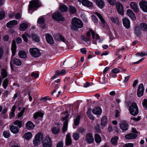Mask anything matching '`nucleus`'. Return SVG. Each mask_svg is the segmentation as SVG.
Returning <instances> with one entry per match:
<instances>
[{
  "mask_svg": "<svg viewBox=\"0 0 147 147\" xmlns=\"http://www.w3.org/2000/svg\"><path fill=\"white\" fill-rule=\"evenodd\" d=\"M91 34H92V37L93 38H94V32L93 30L91 29L89 30L86 33V35L87 37H90V36L91 35Z\"/></svg>",
  "mask_w": 147,
  "mask_h": 147,
  "instance_id": "obj_40",
  "label": "nucleus"
},
{
  "mask_svg": "<svg viewBox=\"0 0 147 147\" xmlns=\"http://www.w3.org/2000/svg\"><path fill=\"white\" fill-rule=\"evenodd\" d=\"M140 7L144 12H147V2L145 0H143L139 3Z\"/></svg>",
  "mask_w": 147,
  "mask_h": 147,
  "instance_id": "obj_11",
  "label": "nucleus"
},
{
  "mask_svg": "<svg viewBox=\"0 0 147 147\" xmlns=\"http://www.w3.org/2000/svg\"><path fill=\"white\" fill-rule=\"evenodd\" d=\"M119 127L123 131H126L128 129V125L126 121H122L119 123Z\"/></svg>",
  "mask_w": 147,
  "mask_h": 147,
  "instance_id": "obj_12",
  "label": "nucleus"
},
{
  "mask_svg": "<svg viewBox=\"0 0 147 147\" xmlns=\"http://www.w3.org/2000/svg\"><path fill=\"white\" fill-rule=\"evenodd\" d=\"M144 90L143 84L142 83L140 84L138 87L137 92V95L138 97H140L143 95Z\"/></svg>",
  "mask_w": 147,
  "mask_h": 147,
  "instance_id": "obj_8",
  "label": "nucleus"
},
{
  "mask_svg": "<svg viewBox=\"0 0 147 147\" xmlns=\"http://www.w3.org/2000/svg\"><path fill=\"white\" fill-rule=\"evenodd\" d=\"M33 39L36 42H38L39 41V39L38 37L36 35L33 34L32 36Z\"/></svg>",
  "mask_w": 147,
  "mask_h": 147,
  "instance_id": "obj_52",
  "label": "nucleus"
},
{
  "mask_svg": "<svg viewBox=\"0 0 147 147\" xmlns=\"http://www.w3.org/2000/svg\"><path fill=\"white\" fill-rule=\"evenodd\" d=\"M9 80L7 78L5 79L3 81L2 84V86L4 89H6L7 87V86Z\"/></svg>",
  "mask_w": 147,
  "mask_h": 147,
  "instance_id": "obj_42",
  "label": "nucleus"
},
{
  "mask_svg": "<svg viewBox=\"0 0 147 147\" xmlns=\"http://www.w3.org/2000/svg\"><path fill=\"white\" fill-rule=\"evenodd\" d=\"M101 109L99 107L95 108L92 110L93 113L96 115H99L101 113Z\"/></svg>",
  "mask_w": 147,
  "mask_h": 147,
  "instance_id": "obj_29",
  "label": "nucleus"
},
{
  "mask_svg": "<svg viewBox=\"0 0 147 147\" xmlns=\"http://www.w3.org/2000/svg\"><path fill=\"white\" fill-rule=\"evenodd\" d=\"M7 108L6 107L3 110L2 109L1 114L3 115H5L7 112Z\"/></svg>",
  "mask_w": 147,
  "mask_h": 147,
  "instance_id": "obj_64",
  "label": "nucleus"
},
{
  "mask_svg": "<svg viewBox=\"0 0 147 147\" xmlns=\"http://www.w3.org/2000/svg\"><path fill=\"white\" fill-rule=\"evenodd\" d=\"M59 9L61 12H65L67 10L68 8L66 5H62L60 6Z\"/></svg>",
  "mask_w": 147,
  "mask_h": 147,
  "instance_id": "obj_39",
  "label": "nucleus"
},
{
  "mask_svg": "<svg viewBox=\"0 0 147 147\" xmlns=\"http://www.w3.org/2000/svg\"><path fill=\"white\" fill-rule=\"evenodd\" d=\"M65 144L67 146H70L72 143L71 134L69 133L66 135L65 138Z\"/></svg>",
  "mask_w": 147,
  "mask_h": 147,
  "instance_id": "obj_15",
  "label": "nucleus"
},
{
  "mask_svg": "<svg viewBox=\"0 0 147 147\" xmlns=\"http://www.w3.org/2000/svg\"><path fill=\"white\" fill-rule=\"evenodd\" d=\"M25 111V108H24L22 109L18 115V117L20 118L23 115L24 112Z\"/></svg>",
  "mask_w": 147,
  "mask_h": 147,
  "instance_id": "obj_58",
  "label": "nucleus"
},
{
  "mask_svg": "<svg viewBox=\"0 0 147 147\" xmlns=\"http://www.w3.org/2000/svg\"><path fill=\"white\" fill-rule=\"evenodd\" d=\"M46 39L47 42L50 44H52L54 42L53 39L51 36L48 34L46 35Z\"/></svg>",
  "mask_w": 147,
  "mask_h": 147,
  "instance_id": "obj_23",
  "label": "nucleus"
},
{
  "mask_svg": "<svg viewBox=\"0 0 147 147\" xmlns=\"http://www.w3.org/2000/svg\"><path fill=\"white\" fill-rule=\"evenodd\" d=\"M5 17V13L3 11L0 12V20H2Z\"/></svg>",
  "mask_w": 147,
  "mask_h": 147,
  "instance_id": "obj_59",
  "label": "nucleus"
},
{
  "mask_svg": "<svg viewBox=\"0 0 147 147\" xmlns=\"http://www.w3.org/2000/svg\"><path fill=\"white\" fill-rule=\"evenodd\" d=\"M136 55L138 56H140L143 57L144 56L147 55V51L145 52H141V53H138L136 54Z\"/></svg>",
  "mask_w": 147,
  "mask_h": 147,
  "instance_id": "obj_50",
  "label": "nucleus"
},
{
  "mask_svg": "<svg viewBox=\"0 0 147 147\" xmlns=\"http://www.w3.org/2000/svg\"><path fill=\"white\" fill-rule=\"evenodd\" d=\"M32 134L30 132H28L25 133L23 136V137L26 140H29L32 138Z\"/></svg>",
  "mask_w": 147,
  "mask_h": 147,
  "instance_id": "obj_32",
  "label": "nucleus"
},
{
  "mask_svg": "<svg viewBox=\"0 0 147 147\" xmlns=\"http://www.w3.org/2000/svg\"><path fill=\"white\" fill-rule=\"evenodd\" d=\"M27 53L24 51H20L18 53V56L21 58H25L27 57Z\"/></svg>",
  "mask_w": 147,
  "mask_h": 147,
  "instance_id": "obj_28",
  "label": "nucleus"
},
{
  "mask_svg": "<svg viewBox=\"0 0 147 147\" xmlns=\"http://www.w3.org/2000/svg\"><path fill=\"white\" fill-rule=\"evenodd\" d=\"M120 71V70L117 68H115L112 70V72L114 74H116L119 73Z\"/></svg>",
  "mask_w": 147,
  "mask_h": 147,
  "instance_id": "obj_62",
  "label": "nucleus"
},
{
  "mask_svg": "<svg viewBox=\"0 0 147 147\" xmlns=\"http://www.w3.org/2000/svg\"><path fill=\"white\" fill-rule=\"evenodd\" d=\"M127 13L129 17L133 20H135L136 18L135 14L133 11L130 9L127 10Z\"/></svg>",
  "mask_w": 147,
  "mask_h": 147,
  "instance_id": "obj_20",
  "label": "nucleus"
},
{
  "mask_svg": "<svg viewBox=\"0 0 147 147\" xmlns=\"http://www.w3.org/2000/svg\"><path fill=\"white\" fill-rule=\"evenodd\" d=\"M22 38L26 42H27L28 41L27 37L30 38V36L27 32H25L24 34H23L22 36Z\"/></svg>",
  "mask_w": 147,
  "mask_h": 147,
  "instance_id": "obj_36",
  "label": "nucleus"
},
{
  "mask_svg": "<svg viewBox=\"0 0 147 147\" xmlns=\"http://www.w3.org/2000/svg\"><path fill=\"white\" fill-rule=\"evenodd\" d=\"M29 51L31 55L34 57H37L40 56L39 50L37 48H30Z\"/></svg>",
  "mask_w": 147,
  "mask_h": 147,
  "instance_id": "obj_5",
  "label": "nucleus"
},
{
  "mask_svg": "<svg viewBox=\"0 0 147 147\" xmlns=\"http://www.w3.org/2000/svg\"><path fill=\"white\" fill-rule=\"evenodd\" d=\"M107 122V117L106 116H104L101 119V125L103 127H105Z\"/></svg>",
  "mask_w": 147,
  "mask_h": 147,
  "instance_id": "obj_27",
  "label": "nucleus"
},
{
  "mask_svg": "<svg viewBox=\"0 0 147 147\" xmlns=\"http://www.w3.org/2000/svg\"><path fill=\"white\" fill-rule=\"evenodd\" d=\"M16 49V46L15 41L13 40L11 44V50L12 53V56H14L15 55Z\"/></svg>",
  "mask_w": 147,
  "mask_h": 147,
  "instance_id": "obj_17",
  "label": "nucleus"
},
{
  "mask_svg": "<svg viewBox=\"0 0 147 147\" xmlns=\"http://www.w3.org/2000/svg\"><path fill=\"white\" fill-rule=\"evenodd\" d=\"M28 27L27 24L25 23H23L20 25V30L24 31L26 30Z\"/></svg>",
  "mask_w": 147,
  "mask_h": 147,
  "instance_id": "obj_37",
  "label": "nucleus"
},
{
  "mask_svg": "<svg viewBox=\"0 0 147 147\" xmlns=\"http://www.w3.org/2000/svg\"><path fill=\"white\" fill-rule=\"evenodd\" d=\"M94 38H92V39L93 40V43L94 44H96V42L95 41V40H99V35L98 34H96L95 33V32H94Z\"/></svg>",
  "mask_w": 147,
  "mask_h": 147,
  "instance_id": "obj_49",
  "label": "nucleus"
},
{
  "mask_svg": "<svg viewBox=\"0 0 147 147\" xmlns=\"http://www.w3.org/2000/svg\"><path fill=\"white\" fill-rule=\"evenodd\" d=\"M124 26L127 28H128L130 26V22L129 20L127 18H124L123 20Z\"/></svg>",
  "mask_w": 147,
  "mask_h": 147,
  "instance_id": "obj_24",
  "label": "nucleus"
},
{
  "mask_svg": "<svg viewBox=\"0 0 147 147\" xmlns=\"http://www.w3.org/2000/svg\"><path fill=\"white\" fill-rule=\"evenodd\" d=\"M71 23V28L74 30H76L78 28H81L83 26V24L81 20L76 18H74L72 19Z\"/></svg>",
  "mask_w": 147,
  "mask_h": 147,
  "instance_id": "obj_1",
  "label": "nucleus"
},
{
  "mask_svg": "<svg viewBox=\"0 0 147 147\" xmlns=\"http://www.w3.org/2000/svg\"><path fill=\"white\" fill-rule=\"evenodd\" d=\"M3 135L6 138H9L10 135L9 131H4L3 132Z\"/></svg>",
  "mask_w": 147,
  "mask_h": 147,
  "instance_id": "obj_53",
  "label": "nucleus"
},
{
  "mask_svg": "<svg viewBox=\"0 0 147 147\" xmlns=\"http://www.w3.org/2000/svg\"><path fill=\"white\" fill-rule=\"evenodd\" d=\"M13 63L17 66H20L22 64V62L20 59L14 58L13 60Z\"/></svg>",
  "mask_w": 147,
  "mask_h": 147,
  "instance_id": "obj_31",
  "label": "nucleus"
},
{
  "mask_svg": "<svg viewBox=\"0 0 147 147\" xmlns=\"http://www.w3.org/2000/svg\"><path fill=\"white\" fill-rule=\"evenodd\" d=\"M56 74H57L58 76H62L66 74V71L64 69H62L61 71H56Z\"/></svg>",
  "mask_w": 147,
  "mask_h": 147,
  "instance_id": "obj_46",
  "label": "nucleus"
},
{
  "mask_svg": "<svg viewBox=\"0 0 147 147\" xmlns=\"http://www.w3.org/2000/svg\"><path fill=\"white\" fill-rule=\"evenodd\" d=\"M140 28L142 30L147 31V24L144 23H141L140 24Z\"/></svg>",
  "mask_w": 147,
  "mask_h": 147,
  "instance_id": "obj_35",
  "label": "nucleus"
},
{
  "mask_svg": "<svg viewBox=\"0 0 147 147\" xmlns=\"http://www.w3.org/2000/svg\"><path fill=\"white\" fill-rule=\"evenodd\" d=\"M108 2L111 5H114L116 3L115 0H108Z\"/></svg>",
  "mask_w": 147,
  "mask_h": 147,
  "instance_id": "obj_60",
  "label": "nucleus"
},
{
  "mask_svg": "<svg viewBox=\"0 0 147 147\" xmlns=\"http://www.w3.org/2000/svg\"><path fill=\"white\" fill-rule=\"evenodd\" d=\"M134 144L132 143H129L123 145L122 147H133Z\"/></svg>",
  "mask_w": 147,
  "mask_h": 147,
  "instance_id": "obj_57",
  "label": "nucleus"
},
{
  "mask_svg": "<svg viewBox=\"0 0 147 147\" xmlns=\"http://www.w3.org/2000/svg\"><path fill=\"white\" fill-rule=\"evenodd\" d=\"M82 5L87 7H91L93 6L92 2L89 1L88 0H80Z\"/></svg>",
  "mask_w": 147,
  "mask_h": 147,
  "instance_id": "obj_18",
  "label": "nucleus"
},
{
  "mask_svg": "<svg viewBox=\"0 0 147 147\" xmlns=\"http://www.w3.org/2000/svg\"><path fill=\"white\" fill-rule=\"evenodd\" d=\"M110 19L112 22L116 24L119 23V19L117 16H111L110 18Z\"/></svg>",
  "mask_w": 147,
  "mask_h": 147,
  "instance_id": "obj_25",
  "label": "nucleus"
},
{
  "mask_svg": "<svg viewBox=\"0 0 147 147\" xmlns=\"http://www.w3.org/2000/svg\"><path fill=\"white\" fill-rule=\"evenodd\" d=\"M20 93L18 91L16 92V93L14 94V96L13 98V99L15 100L20 95Z\"/></svg>",
  "mask_w": 147,
  "mask_h": 147,
  "instance_id": "obj_61",
  "label": "nucleus"
},
{
  "mask_svg": "<svg viewBox=\"0 0 147 147\" xmlns=\"http://www.w3.org/2000/svg\"><path fill=\"white\" fill-rule=\"evenodd\" d=\"M130 113L132 115L135 116L139 113L138 109L136 104L133 102L132 103L129 108Z\"/></svg>",
  "mask_w": 147,
  "mask_h": 147,
  "instance_id": "obj_3",
  "label": "nucleus"
},
{
  "mask_svg": "<svg viewBox=\"0 0 147 147\" xmlns=\"http://www.w3.org/2000/svg\"><path fill=\"white\" fill-rule=\"evenodd\" d=\"M95 2L96 5L101 9L105 6V3L104 0H95Z\"/></svg>",
  "mask_w": 147,
  "mask_h": 147,
  "instance_id": "obj_16",
  "label": "nucleus"
},
{
  "mask_svg": "<svg viewBox=\"0 0 147 147\" xmlns=\"http://www.w3.org/2000/svg\"><path fill=\"white\" fill-rule=\"evenodd\" d=\"M143 105L144 108L146 109H147V100L145 99L142 103Z\"/></svg>",
  "mask_w": 147,
  "mask_h": 147,
  "instance_id": "obj_51",
  "label": "nucleus"
},
{
  "mask_svg": "<svg viewBox=\"0 0 147 147\" xmlns=\"http://www.w3.org/2000/svg\"><path fill=\"white\" fill-rule=\"evenodd\" d=\"M10 129L11 131L14 134L17 133L19 131V129L18 127L13 125L10 126Z\"/></svg>",
  "mask_w": 147,
  "mask_h": 147,
  "instance_id": "obj_26",
  "label": "nucleus"
},
{
  "mask_svg": "<svg viewBox=\"0 0 147 147\" xmlns=\"http://www.w3.org/2000/svg\"><path fill=\"white\" fill-rule=\"evenodd\" d=\"M69 11L72 14L75 13L77 11L75 7L72 5L69 6Z\"/></svg>",
  "mask_w": 147,
  "mask_h": 147,
  "instance_id": "obj_38",
  "label": "nucleus"
},
{
  "mask_svg": "<svg viewBox=\"0 0 147 147\" xmlns=\"http://www.w3.org/2000/svg\"><path fill=\"white\" fill-rule=\"evenodd\" d=\"M119 137L117 136L114 137L111 139V142L114 146H116L117 144V141Z\"/></svg>",
  "mask_w": 147,
  "mask_h": 147,
  "instance_id": "obj_30",
  "label": "nucleus"
},
{
  "mask_svg": "<svg viewBox=\"0 0 147 147\" xmlns=\"http://www.w3.org/2000/svg\"><path fill=\"white\" fill-rule=\"evenodd\" d=\"M130 5L131 8L136 13H138L139 12V8L137 4L134 2H131L130 3Z\"/></svg>",
  "mask_w": 147,
  "mask_h": 147,
  "instance_id": "obj_13",
  "label": "nucleus"
},
{
  "mask_svg": "<svg viewBox=\"0 0 147 147\" xmlns=\"http://www.w3.org/2000/svg\"><path fill=\"white\" fill-rule=\"evenodd\" d=\"M44 21V19L43 18H40L38 19L37 22L38 24H43Z\"/></svg>",
  "mask_w": 147,
  "mask_h": 147,
  "instance_id": "obj_54",
  "label": "nucleus"
},
{
  "mask_svg": "<svg viewBox=\"0 0 147 147\" xmlns=\"http://www.w3.org/2000/svg\"><path fill=\"white\" fill-rule=\"evenodd\" d=\"M26 126L28 129L31 130L34 128V125L32 122L29 121L26 123Z\"/></svg>",
  "mask_w": 147,
  "mask_h": 147,
  "instance_id": "obj_22",
  "label": "nucleus"
},
{
  "mask_svg": "<svg viewBox=\"0 0 147 147\" xmlns=\"http://www.w3.org/2000/svg\"><path fill=\"white\" fill-rule=\"evenodd\" d=\"M1 74L3 78L6 77L7 76V73L6 70L5 69H2Z\"/></svg>",
  "mask_w": 147,
  "mask_h": 147,
  "instance_id": "obj_41",
  "label": "nucleus"
},
{
  "mask_svg": "<svg viewBox=\"0 0 147 147\" xmlns=\"http://www.w3.org/2000/svg\"><path fill=\"white\" fill-rule=\"evenodd\" d=\"M40 5L41 4L38 1L33 0L30 1L29 5L28 12L32 13V9H35L40 7Z\"/></svg>",
  "mask_w": 147,
  "mask_h": 147,
  "instance_id": "obj_2",
  "label": "nucleus"
},
{
  "mask_svg": "<svg viewBox=\"0 0 147 147\" xmlns=\"http://www.w3.org/2000/svg\"><path fill=\"white\" fill-rule=\"evenodd\" d=\"M116 9L118 13L121 15L123 14V7L122 4L119 2L117 3L116 4Z\"/></svg>",
  "mask_w": 147,
  "mask_h": 147,
  "instance_id": "obj_9",
  "label": "nucleus"
},
{
  "mask_svg": "<svg viewBox=\"0 0 147 147\" xmlns=\"http://www.w3.org/2000/svg\"><path fill=\"white\" fill-rule=\"evenodd\" d=\"M100 82L101 84H104L106 83L105 78L103 77L101 78H100Z\"/></svg>",
  "mask_w": 147,
  "mask_h": 147,
  "instance_id": "obj_56",
  "label": "nucleus"
},
{
  "mask_svg": "<svg viewBox=\"0 0 147 147\" xmlns=\"http://www.w3.org/2000/svg\"><path fill=\"white\" fill-rule=\"evenodd\" d=\"M69 115H67L64 117L62 118L63 120L64 121L63 123V131L64 132L67 130V127L68 125V118Z\"/></svg>",
  "mask_w": 147,
  "mask_h": 147,
  "instance_id": "obj_7",
  "label": "nucleus"
},
{
  "mask_svg": "<svg viewBox=\"0 0 147 147\" xmlns=\"http://www.w3.org/2000/svg\"><path fill=\"white\" fill-rule=\"evenodd\" d=\"M95 14L98 17L101 21L103 23H104L105 21L101 15L98 12H96Z\"/></svg>",
  "mask_w": 147,
  "mask_h": 147,
  "instance_id": "obj_48",
  "label": "nucleus"
},
{
  "mask_svg": "<svg viewBox=\"0 0 147 147\" xmlns=\"http://www.w3.org/2000/svg\"><path fill=\"white\" fill-rule=\"evenodd\" d=\"M43 137V134L41 133H39L36 134L34 140L33 141L34 145L35 146H37L39 145Z\"/></svg>",
  "mask_w": 147,
  "mask_h": 147,
  "instance_id": "obj_4",
  "label": "nucleus"
},
{
  "mask_svg": "<svg viewBox=\"0 0 147 147\" xmlns=\"http://www.w3.org/2000/svg\"><path fill=\"white\" fill-rule=\"evenodd\" d=\"M86 140L89 144L92 143L94 142V139L92 134L90 133L87 134L86 136Z\"/></svg>",
  "mask_w": 147,
  "mask_h": 147,
  "instance_id": "obj_14",
  "label": "nucleus"
},
{
  "mask_svg": "<svg viewBox=\"0 0 147 147\" xmlns=\"http://www.w3.org/2000/svg\"><path fill=\"white\" fill-rule=\"evenodd\" d=\"M95 140L97 143H99L101 141V138L100 136L97 134L95 135Z\"/></svg>",
  "mask_w": 147,
  "mask_h": 147,
  "instance_id": "obj_34",
  "label": "nucleus"
},
{
  "mask_svg": "<svg viewBox=\"0 0 147 147\" xmlns=\"http://www.w3.org/2000/svg\"><path fill=\"white\" fill-rule=\"evenodd\" d=\"M43 115V114L41 112H37L35 113L33 116L34 118L36 119L38 117H40L42 118Z\"/></svg>",
  "mask_w": 147,
  "mask_h": 147,
  "instance_id": "obj_33",
  "label": "nucleus"
},
{
  "mask_svg": "<svg viewBox=\"0 0 147 147\" xmlns=\"http://www.w3.org/2000/svg\"><path fill=\"white\" fill-rule=\"evenodd\" d=\"M63 142L62 141H61L57 143L56 147H63Z\"/></svg>",
  "mask_w": 147,
  "mask_h": 147,
  "instance_id": "obj_63",
  "label": "nucleus"
},
{
  "mask_svg": "<svg viewBox=\"0 0 147 147\" xmlns=\"http://www.w3.org/2000/svg\"><path fill=\"white\" fill-rule=\"evenodd\" d=\"M14 124L17 126L19 128L22 127V122L18 120H16L14 123Z\"/></svg>",
  "mask_w": 147,
  "mask_h": 147,
  "instance_id": "obj_43",
  "label": "nucleus"
},
{
  "mask_svg": "<svg viewBox=\"0 0 147 147\" xmlns=\"http://www.w3.org/2000/svg\"><path fill=\"white\" fill-rule=\"evenodd\" d=\"M59 131V128L54 127L52 128V131L53 134H56L58 133Z\"/></svg>",
  "mask_w": 147,
  "mask_h": 147,
  "instance_id": "obj_47",
  "label": "nucleus"
},
{
  "mask_svg": "<svg viewBox=\"0 0 147 147\" xmlns=\"http://www.w3.org/2000/svg\"><path fill=\"white\" fill-rule=\"evenodd\" d=\"M72 137L75 140H78L80 138V135L78 133H73Z\"/></svg>",
  "mask_w": 147,
  "mask_h": 147,
  "instance_id": "obj_45",
  "label": "nucleus"
},
{
  "mask_svg": "<svg viewBox=\"0 0 147 147\" xmlns=\"http://www.w3.org/2000/svg\"><path fill=\"white\" fill-rule=\"evenodd\" d=\"M80 116L79 115L74 120V124L75 125H78L79 123Z\"/></svg>",
  "mask_w": 147,
  "mask_h": 147,
  "instance_id": "obj_44",
  "label": "nucleus"
},
{
  "mask_svg": "<svg viewBox=\"0 0 147 147\" xmlns=\"http://www.w3.org/2000/svg\"><path fill=\"white\" fill-rule=\"evenodd\" d=\"M43 147H51L52 143L50 139L48 137L46 138L42 142Z\"/></svg>",
  "mask_w": 147,
  "mask_h": 147,
  "instance_id": "obj_10",
  "label": "nucleus"
},
{
  "mask_svg": "<svg viewBox=\"0 0 147 147\" xmlns=\"http://www.w3.org/2000/svg\"><path fill=\"white\" fill-rule=\"evenodd\" d=\"M17 24V21L15 20H12L8 22L6 24V26L8 28H11L13 27L14 25Z\"/></svg>",
  "mask_w": 147,
  "mask_h": 147,
  "instance_id": "obj_21",
  "label": "nucleus"
},
{
  "mask_svg": "<svg viewBox=\"0 0 147 147\" xmlns=\"http://www.w3.org/2000/svg\"><path fill=\"white\" fill-rule=\"evenodd\" d=\"M52 18L54 20L57 21H62L64 19L61 13L58 11H57L53 13Z\"/></svg>",
  "mask_w": 147,
  "mask_h": 147,
  "instance_id": "obj_6",
  "label": "nucleus"
},
{
  "mask_svg": "<svg viewBox=\"0 0 147 147\" xmlns=\"http://www.w3.org/2000/svg\"><path fill=\"white\" fill-rule=\"evenodd\" d=\"M141 117L140 116H138L137 118L132 117L130 119L135 121H139Z\"/></svg>",
  "mask_w": 147,
  "mask_h": 147,
  "instance_id": "obj_55",
  "label": "nucleus"
},
{
  "mask_svg": "<svg viewBox=\"0 0 147 147\" xmlns=\"http://www.w3.org/2000/svg\"><path fill=\"white\" fill-rule=\"evenodd\" d=\"M137 136V135L136 134L131 133L126 135L125 136V138L127 139L132 140L136 138Z\"/></svg>",
  "mask_w": 147,
  "mask_h": 147,
  "instance_id": "obj_19",
  "label": "nucleus"
}]
</instances>
